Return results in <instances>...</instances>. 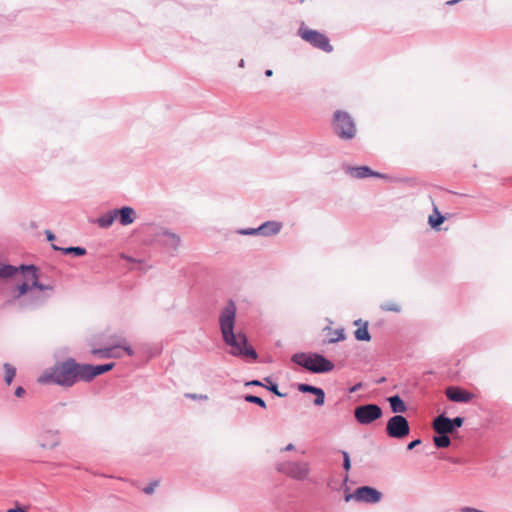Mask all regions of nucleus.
Instances as JSON below:
<instances>
[{"label":"nucleus","instance_id":"nucleus-1","mask_svg":"<svg viewBox=\"0 0 512 512\" xmlns=\"http://www.w3.org/2000/svg\"><path fill=\"white\" fill-rule=\"evenodd\" d=\"M19 271L22 279L13 292L12 300L19 301L21 308L33 309L43 305L49 297L46 292H52L54 287L51 284L39 282L38 270L35 266L15 267L9 264H0V282L12 278Z\"/></svg>","mask_w":512,"mask_h":512},{"label":"nucleus","instance_id":"nucleus-2","mask_svg":"<svg viewBox=\"0 0 512 512\" xmlns=\"http://www.w3.org/2000/svg\"><path fill=\"white\" fill-rule=\"evenodd\" d=\"M114 363L104 365L79 364L69 358L63 362L56 363L52 368L46 369L38 378L40 384H57L71 387L78 381H91L98 375L113 369Z\"/></svg>","mask_w":512,"mask_h":512},{"label":"nucleus","instance_id":"nucleus-3","mask_svg":"<svg viewBox=\"0 0 512 512\" xmlns=\"http://www.w3.org/2000/svg\"><path fill=\"white\" fill-rule=\"evenodd\" d=\"M236 308L230 303L221 312L219 322L224 342L230 347L234 356L256 360V351L247 344V337L242 332L234 333Z\"/></svg>","mask_w":512,"mask_h":512},{"label":"nucleus","instance_id":"nucleus-4","mask_svg":"<svg viewBox=\"0 0 512 512\" xmlns=\"http://www.w3.org/2000/svg\"><path fill=\"white\" fill-rule=\"evenodd\" d=\"M292 360L313 373H326L334 369L333 362L317 353H296Z\"/></svg>","mask_w":512,"mask_h":512},{"label":"nucleus","instance_id":"nucleus-5","mask_svg":"<svg viewBox=\"0 0 512 512\" xmlns=\"http://www.w3.org/2000/svg\"><path fill=\"white\" fill-rule=\"evenodd\" d=\"M333 128L335 133L344 140H350L356 134L354 121L346 112L337 111L334 114Z\"/></svg>","mask_w":512,"mask_h":512},{"label":"nucleus","instance_id":"nucleus-6","mask_svg":"<svg viewBox=\"0 0 512 512\" xmlns=\"http://www.w3.org/2000/svg\"><path fill=\"white\" fill-rule=\"evenodd\" d=\"M298 34L303 40L318 49H321L325 52H331L333 50L328 37L317 30L310 29L304 23L301 24L298 30Z\"/></svg>","mask_w":512,"mask_h":512},{"label":"nucleus","instance_id":"nucleus-7","mask_svg":"<svg viewBox=\"0 0 512 512\" xmlns=\"http://www.w3.org/2000/svg\"><path fill=\"white\" fill-rule=\"evenodd\" d=\"M408 420L402 415L391 417L386 425V433L391 438L402 439L409 434Z\"/></svg>","mask_w":512,"mask_h":512},{"label":"nucleus","instance_id":"nucleus-8","mask_svg":"<svg viewBox=\"0 0 512 512\" xmlns=\"http://www.w3.org/2000/svg\"><path fill=\"white\" fill-rule=\"evenodd\" d=\"M356 420L362 425H368L382 416V409L376 404L358 406L354 411Z\"/></svg>","mask_w":512,"mask_h":512},{"label":"nucleus","instance_id":"nucleus-9","mask_svg":"<svg viewBox=\"0 0 512 512\" xmlns=\"http://www.w3.org/2000/svg\"><path fill=\"white\" fill-rule=\"evenodd\" d=\"M381 497L382 494L375 488L363 486L357 488L354 493L347 494L345 501L349 502L351 499H354L358 502L377 503L381 500Z\"/></svg>","mask_w":512,"mask_h":512},{"label":"nucleus","instance_id":"nucleus-10","mask_svg":"<svg viewBox=\"0 0 512 512\" xmlns=\"http://www.w3.org/2000/svg\"><path fill=\"white\" fill-rule=\"evenodd\" d=\"M116 348L123 349L129 356H132L134 353L127 340L121 337H114V340L110 346L101 349L94 348L91 350V353L93 355L100 356L103 358H111L112 356H114L113 350Z\"/></svg>","mask_w":512,"mask_h":512},{"label":"nucleus","instance_id":"nucleus-11","mask_svg":"<svg viewBox=\"0 0 512 512\" xmlns=\"http://www.w3.org/2000/svg\"><path fill=\"white\" fill-rule=\"evenodd\" d=\"M446 396L450 401L467 403L473 398V394L458 387H449L446 389Z\"/></svg>","mask_w":512,"mask_h":512},{"label":"nucleus","instance_id":"nucleus-12","mask_svg":"<svg viewBox=\"0 0 512 512\" xmlns=\"http://www.w3.org/2000/svg\"><path fill=\"white\" fill-rule=\"evenodd\" d=\"M309 463L305 461H296L290 463V478L297 480L305 479L309 474Z\"/></svg>","mask_w":512,"mask_h":512},{"label":"nucleus","instance_id":"nucleus-13","mask_svg":"<svg viewBox=\"0 0 512 512\" xmlns=\"http://www.w3.org/2000/svg\"><path fill=\"white\" fill-rule=\"evenodd\" d=\"M297 389L303 393L314 394L316 396L315 400L313 401L314 405L322 406L324 404L325 393L323 389L304 383L298 384Z\"/></svg>","mask_w":512,"mask_h":512},{"label":"nucleus","instance_id":"nucleus-14","mask_svg":"<svg viewBox=\"0 0 512 512\" xmlns=\"http://www.w3.org/2000/svg\"><path fill=\"white\" fill-rule=\"evenodd\" d=\"M432 427L438 434H449L453 432L451 419L445 415H439L436 417L433 421Z\"/></svg>","mask_w":512,"mask_h":512},{"label":"nucleus","instance_id":"nucleus-15","mask_svg":"<svg viewBox=\"0 0 512 512\" xmlns=\"http://www.w3.org/2000/svg\"><path fill=\"white\" fill-rule=\"evenodd\" d=\"M58 434L52 430L42 431L38 436V442L43 448H53L58 444Z\"/></svg>","mask_w":512,"mask_h":512},{"label":"nucleus","instance_id":"nucleus-16","mask_svg":"<svg viewBox=\"0 0 512 512\" xmlns=\"http://www.w3.org/2000/svg\"><path fill=\"white\" fill-rule=\"evenodd\" d=\"M116 219L119 220L123 226L130 225L136 218V213L131 207H123L121 209H115Z\"/></svg>","mask_w":512,"mask_h":512},{"label":"nucleus","instance_id":"nucleus-17","mask_svg":"<svg viewBox=\"0 0 512 512\" xmlns=\"http://www.w3.org/2000/svg\"><path fill=\"white\" fill-rule=\"evenodd\" d=\"M348 173L353 178L362 179L366 177H385L384 175L372 171L368 166L350 167Z\"/></svg>","mask_w":512,"mask_h":512},{"label":"nucleus","instance_id":"nucleus-18","mask_svg":"<svg viewBox=\"0 0 512 512\" xmlns=\"http://www.w3.org/2000/svg\"><path fill=\"white\" fill-rule=\"evenodd\" d=\"M281 224L277 222H267L261 225L257 231L262 235H272L276 234L280 231ZM256 230H252L250 232H245L246 234L254 233Z\"/></svg>","mask_w":512,"mask_h":512},{"label":"nucleus","instance_id":"nucleus-19","mask_svg":"<svg viewBox=\"0 0 512 512\" xmlns=\"http://www.w3.org/2000/svg\"><path fill=\"white\" fill-rule=\"evenodd\" d=\"M355 325H360L354 332V336L358 341H370L371 335L368 331V322L356 320Z\"/></svg>","mask_w":512,"mask_h":512},{"label":"nucleus","instance_id":"nucleus-20","mask_svg":"<svg viewBox=\"0 0 512 512\" xmlns=\"http://www.w3.org/2000/svg\"><path fill=\"white\" fill-rule=\"evenodd\" d=\"M388 400L393 413H404L406 411V405L398 395L392 396Z\"/></svg>","mask_w":512,"mask_h":512},{"label":"nucleus","instance_id":"nucleus-21","mask_svg":"<svg viewBox=\"0 0 512 512\" xmlns=\"http://www.w3.org/2000/svg\"><path fill=\"white\" fill-rule=\"evenodd\" d=\"M115 220H116V214H115V209H114V210H111L108 213L102 215L101 217H99L97 220V223L102 228H108L113 224V222Z\"/></svg>","mask_w":512,"mask_h":512},{"label":"nucleus","instance_id":"nucleus-22","mask_svg":"<svg viewBox=\"0 0 512 512\" xmlns=\"http://www.w3.org/2000/svg\"><path fill=\"white\" fill-rule=\"evenodd\" d=\"M53 249L55 250H61L65 254H71L73 253L76 256H83L86 254V250L82 247H68V248H59L56 245H52Z\"/></svg>","mask_w":512,"mask_h":512},{"label":"nucleus","instance_id":"nucleus-23","mask_svg":"<svg viewBox=\"0 0 512 512\" xmlns=\"http://www.w3.org/2000/svg\"><path fill=\"white\" fill-rule=\"evenodd\" d=\"M434 444L438 448H446L450 445L451 441L447 434H439L433 438Z\"/></svg>","mask_w":512,"mask_h":512},{"label":"nucleus","instance_id":"nucleus-24","mask_svg":"<svg viewBox=\"0 0 512 512\" xmlns=\"http://www.w3.org/2000/svg\"><path fill=\"white\" fill-rule=\"evenodd\" d=\"M4 371H5V381L8 385L11 384L13 378L16 374V369L11 364H4Z\"/></svg>","mask_w":512,"mask_h":512},{"label":"nucleus","instance_id":"nucleus-25","mask_svg":"<svg viewBox=\"0 0 512 512\" xmlns=\"http://www.w3.org/2000/svg\"><path fill=\"white\" fill-rule=\"evenodd\" d=\"M381 309L387 312H400V306L395 302H386L381 305Z\"/></svg>","mask_w":512,"mask_h":512},{"label":"nucleus","instance_id":"nucleus-26","mask_svg":"<svg viewBox=\"0 0 512 512\" xmlns=\"http://www.w3.org/2000/svg\"><path fill=\"white\" fill-rule=\"evenodd\" d=\"M245 400H246L247 402H250V403H255V404H257V405L261 406L262 408H265V407H266V403H265V401H264L262 398L258 397V396L247 395V396L245 397Z\"/></svg>","mask_w":512,"mask_h":512},{"label":"nucleus","instance_id":"nucleus-27","mask_svg":"<svg viewBox=\"0 0 512 512\" xmlns=\"http://www.w3.org/2000/svg\"><path fill=\"white\" fill-rule=\"evenodd\" d=\"M265 380L268 383V386H266L268 390L272 391L274 394L280 397H284L286 395L284 393L279 392L277 385L272 383L269 378H266Z\"/></svg>","mask_w":512,"mask_h":512},{"label":"nucleus","instance_id":"nucleus-28","mask_svg":"<svg viewBox=\"0 0 512 512\" xmlns=\"http://www.w3.org/2000/svg\"><path fill=\"white\" fill-rule=\"evenodd\" d=\"M443 221H444V217L442 215H440L439 213H437V218H434L433 216L429 217V224L433 228L438 227L441 223H443Z\"/></svg>","mask_w":512,"mask_h":512},{"label":"nucleus","instance_id":"nucleus-29","mask_svg":"<svg viewBox=\"0 0 512 512\" xmlns=\"http://www.w3.org/2000/svg\"><path fill=\"white\" fill-rule=\"evenodd\" d=\"M160 484V481L159 480H155L153 482H151L148 486H146L144 489H143V492L150 495V494H153L156 487H158Z\"/></svg>","mask_w":512,"mask_h":512},{"label":"nucleus","instance_id":"nucleus-30","mask_svg":"<svg viewBox=\"0 0 512 512\" xmlns=\"http://www.w3.org/2000/svg\"><path fill=\"white\" fill-rule=\"evenodd\" d=\"M342 455H343V467L346 471H349L350 470V467H351V462H350V456H349V453L346 452V451H342Z\"/></svg>","mask_w":512,"mask_h":512},{"label":"nucleus","instance_id":"nucleus-31","mask_svg":"<svg viewBox=\"0 0 512 512\" xmlns=\"http://www.w3.org/2000/svg\"><path fill=\"white\" fill-rule=\"evenodd\" d=\"M334 334L335 336L330 339V342H336L345 339V334L343 330H336Z\"/></svg>","mask_w":512,"mask_h":512},{"label":"nucleus","instance_id":"nucleus-32","mask_svg":"<svg viewBox=\"0 0 512 512\" xmlns=\"http://www.w3.org/2000/svg\"><path fill=\"white\" fill-rule=\"evenodd\" d=\"M464 419L462 417H455L454 419H451V425L453 427V431L455 428H459L463 425Z\"/></svg>","mask_w":512,"mask_h":512},{"label":"nucleus","instance_id":"nucleus-33","mask_svg":"<svg viewBox=\"0 0 512 512\" xmlns=\"http://www.w3.org/2000/svg\"><path fill=\"white\" fill-rule=\"evenodd\" d=\"M421 443V440L420 439H416L412 442H410L407 446V449L408 450H412L413 448H415L417 445H419Z\"/></svg>","mask_w":512,"mask_h":512},{"label":"nucleus","instance_id":"nucleus-34","mask_svg":"<svg viewBox=\"0 0 512 512\" xmlns=\"http://www.w3.org/2000/svg\"><path fill=\"white\" fill-rule=\"evenodd\" d=\"M25 393V390L22 387H18L15 391V395L17 397H21Z\"/></svg>","mask_w":512,"mask_h":512},{"label":"nucleus","instance_id":"nucleus-35","mask_svg":"<svg viewBox=\"0 0 512 512\" xmlns=\"http://www.w3.org/2000/svg\"><path fill=\"white\" fill-rule=\"evenodd\" d=\"M361 386H362L361 383L355 384L353 387L350 388V392L354 393V392L358 391L361 388Z\"/></svg>","mask_w":512,"mask_h":512},{"label":"nucleus","instance_id":"nucleus-36","mask_svg":"<svg viewBox=\"0 0 512 512\" xmlns=\"http://www.w3.org/2000/svg\"><path fill=\"white\" fill-rule=\"evenodd\" d=\"M170 237H171V239H172V241H173V242H175V243H177V244L180 242V239H179V237H178V236H176V235L172 234Z\"/></svg>","mask_w":512,"mask_h":512},{"label":"nucleus","instance_id":"nucleus-37","mask_svg":"<svg viewBox=\"0 0 512 512\" xmlns=\"http://www.w3.org/2000/svg\"><path fill=\"white\" fill-rule=\"evenodd\" d=\"M249 385L262 386L263 384L260 381L254 380L248 383Z\"/></svg>","mask_w":512,"mask_h":512},{"label":"nucleus","instance_id":"nucleus-38","mask_svg":"<svg viewBox=\"0 0 512 512\" xmlns=\"http://www.w3.org/2000/svg\"><path fill=\"white\" fill-rule=\"evenodd\" d=\"M460 1L461 0H449V1L446 2V4L451 6V5H454V4H456V3L460 2Z\"/></svg>","mask_w":512,"mask_h":512},{"label":"nucleus","instance_id":"nucleus-39","mask_svg":"<svg viewBox=\"0 0 512 512\" xmlns=\"http://www.w3.org/2000/svg\"><path fill=\"white\" fill-rule=\"evenodd\" d=\"M54 238H55V236H54L51 232H49V231H48V232H47V239H48L49 241H52V240H54Z\"/></svg>","mask_w":512,"mask_h":512},{"label":"nucleus","instance_id":"nucleus-40","mask_svg":"<svg viewBox=\"0 0 512 512\" xmlns=\"http://www.w3.org/2000/svg\"><path fill=\"white\" fill-rule=\"evenodd\" d=\"M7 512H23L21 508H11Z\"/></svg>","mask_w":512,"mask_h":512},{"label":"nucleus","instance_id":"nucleus-41","mask_svg":"<svg viewBox=\"0 0 512 512\" xmlns=\"http://www.w3.org/2000/svg\"><path fill=\"white\" fill-rule=\"evenodd\" d=\"M265 75L267 77H271L273 75V71L271 69H268V70L265 71Z\"/></svg>","mask_w":512,"mask_h":512},{"label":"nucleus","instance_id":"nucleus-42","mask_svg":"<svg viewBox=\"0 0 512 512\" xmlns=\"http://www.w3.org/2000/svg\"><path fill=\"white\" fill-rule=\"evenodd\" d=\"M188 397L192 398V399H196L197 396L195 394H187Z\"/></svg>","mask_w":512,"mask_h":512},{"label":"nucleus","instance_id":"nucleus-43","mask_svg":"<svg viewBox=\"0 0 512 512\" xmlns=\"http://www.w3.org/2000/svg\"><path fill=\"white\" fill-rule=\"evenodd\" d=\"M113 355H114L113 357H115V358H119L120 357L119 353H114L113 352Z\"/></svg>","mask_w":512,"mask_h":512},{"label":"nucleus","instance_id":"nucleus-44","mask_svg":"<svg viewBox=\"0 0 512 512\" xmlns=\"http://www.w3.org/2000/svg\"><path fill=\"white\" fill-rule=\"evenodd\" d=\"M239 66H240V67H243V66H244V61H243V60H241V61H240Z\"/></svg>","mask_w":512,"mask_h":512},{"label":"nucleus","instance_id":"nucleus-45","mask_svg":"<svg viewBox=\"0 0 512 512\" xmlns=\"http://www.w3.org/2000/svg\"><path fill=\"white\" fill-rule=\"evenodd\" d=\"M289 449H290V451L293 450L294 446L292 444H290Z\"/></svg>","mask_w":512,"mask_h":512}]
</instances>
